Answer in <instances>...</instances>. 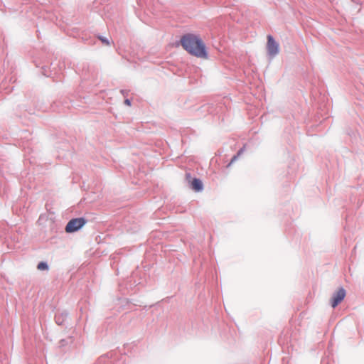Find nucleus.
Instances as JSON below:
<instances>
[{
    "label": "nucleus",
    "instance_id": "nucleus-1",
    "mask_svg": "<svg viewBox=\"0 0 364 364\" xmlns=\"http://www.w3.org/2000/svg\"><path fill=\"white\" fill-rule=\"evenodd\" d=\"M181 43L190 54L198 58H207L205 45L198 36L193 34L185 35L181 38Z\"/></svg>",
    "mask_w": 364,
    "mask_h": 364
},
{
    "label": "nucleus",
    "instance_id": "nucleus-2",
    "mask_svg": "<svg viewBox=\"0 0 364 364\" xmlns=\"http://www.w3.org/2000/svg\"><path fill=\"white\" fill-rule=\"evenodd\" d=\"M85 223L86 220L83 218L72 219L68 223L65 231L68 233L74 232L80 230Z\"/></svg>",
    "mask_w": 364,
    "mask_h": 364
},
{
    "label": "nucleus",
    "instance_id": "nucleus-3",
    "mask_svg": "<svg viewBox=\"0 0 364 364\" xmlns=\"http://www.w3.org/2000/svg\"><path fill=\"white\" fill-rule=\"evenodd\" d=\"M267 51L271 56H274L279 53V44L274 40L272 36H267Z\"/></svg>",
    "mask_w": 364,
    "mask_h": 364
},
{
    "label": "nucleus",
    "instance_id": "nucleus-4",
    "mask_svg": "<svg viewBox=\"0 0 364 364\" xmlns=\"http://www.w3.org/2000/svg\"><path fill=\"white\" fill-rule=\"evenodd\" d=\"M346 296V291L343 288H340L334 294L332 298L331 306L333 308H335L345 298Z\"/></svg>",
    "mask_w": 364,
    "mask_h": 364
},
{
    "label": "nucleus",
    "instance_id": "nucleus-5",
    "mask_svg": "<svg viewBox=\"0 0 364 364\" xmlns=\"http://www.w3.org/2000/svg\"><path fill=\"white\" fill-rule=\"evenodd\" d=\"M191 186L196 192L202 191L203 188L202 181L198 178H193L191 182Z\"/></svg>",
    "mask_w": 364,
    "mask_h": 364
},
{
    "label": "nucleus",
    "instance_id": "nucleus-6",
    "mask_svg": "<svg viewBox=\"0 0 364 364\" xmlns=\"http://www.w3.org/2000/svg\"><path fill=\"white\" fill-rule=\"evenodd\" d=\"M37 268L39 270H46L48 269V267L46 263L41 262L38 264Z\"/></svg>",
    "mask_w": 364,
    "mask_h": 364
},
{
    "label": "nucleus",
    "instance_id": "nucleus-7",
    "mask_svg": "<svg viewBox=\"0 0 364 364\" xmlns=\"http://www.w3.org/2000/svg\"><path fill=\"white\" fill-rule=\"evenodd\" d=\"M241 153H242V150L239 151L238 153L237 154V155H235L232 158V159L228 166H230L232 164H233L237 159L238 156L241 154Z\"/></svg>",
    "mask_w": 364,
    "mask_h": 364
},
{
    "label": "nucleus",
    "instance_id": "nucleus-8",
    "mask_svg": "<svg viewBox=\"0 0 364 364\" xmlns=\"http://www.w3.org/2000/svg\"><path fill=\"white\" fill-rule=\"evenodd\" d=\"M99 39L102 41V43H104L105 45L106 46H109L110 45V42L109 41V40H107V38H103V37H99Z\"/></svg>",
    "mask_w": 364,
    "mask_h": 364
},
{
    "label": "nucleus",
    "instance_id": "nucleus-9",
    "mask_svg": "<svg viewBox=\"0 0 364 364\" xmlns=\"http://www.w3.org/2000/svg\"><path fill=\"white\" fill-rule=\"evenodd\" d=\"M124 104L127 105V106H130L131 105V102L129 100L127 99L124 100Z\"/></svg>",
    "mask_w": 364,
    "mask_h": 364
},
{
    "label": "nucleus",
    "instance_id": "nucleus-10",
    "mask_svg": "<svg viewBox=\"0 0 364 364\" xmlns=\"http://www.w3.org/2000/svg\"><path fill=\"white\" fill-rule=\"evenodd\" d=\"M186 178H191V175L189 173L186 174Z\"/></svg>",
    "mask_w": 364,
    "mask_h": 364
}]
</instances>
